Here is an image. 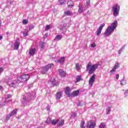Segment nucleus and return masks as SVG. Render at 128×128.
I'll return each mask as SVG.
<instances>
[{
    "label": "nucleus",
    "instance_id": "20e7f679",
    "mask_svg": "<svg viewBox=\"0 0 128 128\" xmlns=\"http://www.w3.org/2000/svg\"><path fill=\"white\" fill-rule=\"evenodd\" d=\"M120 6L118 4H116L112 7V10L113 12L114 16H118L120 14Z\"/></svg>",
    "mask_w": 128,
    "mask_h": 128
},
{
    "label": "nucleus",
    "instance_id": "5fc2aeb1",
    "mask_svg": "<svg viewBox=\"0 0 128 128\" xmlns=\"http://www.w3.org/2000/svg\"><path fill=\"white\" fill-rule=\"evenodd\" d=\"M48 33H46V34H45V36H48Z\"/></svg>",
    "mask_w": 128,
    "mask_h": 128
},
{
    "label": "nucleus",
    "instance_id": "c85d7f7f",
    "mask_svg": "<svg viewBox=\"0 0 128 128\" xmlns=\"http://www.w3.org/2000/svg\"><path fill=\"white\" fill-rule=\"evenodd\" d=\"M64 16H71L72 12L70 10L66 11L64 13Z\"/></svg>",
    "mask_w": 128,
    "mask_h": 128
},
{
    "label": "nucleus",
    "instance_id": "a19ab883",
    "mask_svg": "<svg viewBox=\"0 0 128 128\" xmlns=\"http://www.w3.org/2000/svg\"><path fill=\"white\" fill-rule=\"evenodd\" d=\"M90 0H87V1H86L87 6H90Z\"/></svg>",
    "mask_w": 128,
    "mask_h": 128
},
{
    "label": "nucleus",
    "instance_id": "f257e3e1",
    "mask_svg": "<svg viewBox=\"0 0 128 128\" xmlns=\"http://www.w3.org/2000/svg\"><path fill=\"white\" fill-rule=\"evenodd\" d=\"M116 26H118V21L114 20L111 24L110 26L108 27L106 31L104 32V34L105 36H109L112 35V34L116 28Z\"/></svg>",
    "mask_w": 128,
    "mask_h": 128
},
{
    "label": "nucleus",
    "instance_id": "49530a36",
    "mask_svg": "<svg viewBox=\"0 0 128 128\" xmlns=\"http://www.w3.org/2000/svg\"><path fill=\"white\" fill-rule=\"evenodd\" d=\"M116 80H118V78H120V75L118 74H116Z\"/></svg>",
    "mask_w": 128,
    "mask_h": 128
},
{
    "label": "nucleus",
    "instance_id": "37998d69",
    "mask_svg": "<svg viewBox=\"0 0 128 128\" xmlns=\"http://www.w3.org/2000/svg\"><path fill=\"white\" fill-rule=\"evenodd\" d=\"M4 72V68H0V74Z\"/></svg>",
    "mask_w": 128,
    "mask_h": 128
},
{
    "label": "nucleus",
    "instance_id": "a878e982",
    "mask_svg": "<svg viewBox=\"0 0 128 128\" xmlns=\"http://www.w3.org/2000/svg\"><path fill=\"white\" fill-rule=\"evenodd\" d=\"M62 35H57L54 40H62Z\"/></svg>",
    "mask_w": 128,
    "mask_h": 128
},
{
    "label": "nucleus",
    "instance_id": "4c0bfd02",
    "mask_svg": "<svg viewBox=\"0 0 128 128\" xmlns=\"http://www.w3.org/2000/svg\"><path fill=\"white\" fill-rule=\"evenodd\" d=\"M84 121H82L81 124H80V128H84Z\"/></svg>",
    "mask_w": 128,
    "mask_h": 128
},
{
    "label": "nucleus",
    "instance_id": "6ab92c4d",
    "mask_svg": "<svg viewBox=\"0 0 128 128\" xmlns=\"http://www.w3.org/2000/svg\"><path fill=\"white\" fill-rule=\"evenodd\" d=\"M64 60H66V58L62 57L60 59L58 60V62L59 64H64Z\"/></svg>",
    "mask_w": 128,
    "mask_h": 128
},
{
    "label": "nucleus",
    "instance_id": "a18cd8bd",
    "mask_svg": "<svg viewBox=\"0 0 128 128\" xmlns=\"http://www.w3.org/2000/svg\"><path fill=\"white\" fill-rule=\"evenodd\" d=\"M59 4H60V6L64 4V1L60 0V2H59Z\"/></svg>",
    "mask_w": 128,
    "mask_h": 128
},
{
    "label": "nucleus",
    "instance_id": "3c124183",
    "mask_svg": "<svg viewBox=\"0 0 128 128\" xmlns=\"http://www.w3.org/2000/svg\"><path fill=\"white\" fill-rule=\"evenodd\" d=\"M41 48H44V44H42V46H41Z\"/></svg>",
    "mask_w": 128,
    "mask_h": 128
},
{
    "label": "nucleus",
    "instance_id": "ea45409f",
    "mask_svg": "<svg viewBox=\"0 0 128 128\" xmlns=\"http://www.w3.org/2000/svg\"><path fill=\"white\" fill-rule=\"evenodd\" d=\"M23 34H24V36L26 38L28 36V32H24L23 33Z\"/></svg>",
    "mask_w": 128,
    "mask_h": 128
},
{
    "label": "nucleus",
    "instance_id": "a211bd4d",
    "mask_svg": "<svg viewBox=\"0 0 128 128\" xmlns=\"http://www.w3.org/2000/svg\"><path fill=\"white\" fill-rule=\"evenodd\" d=\"M6 100L4 98H3L2 101H0V108L4 106H6Z\"/></svg>",
    "mask_w": 128,
    "mask_h": 128
},
{
    "label": "nucleus",
    "instance_id": "58836bf2",
    "mask_svg": "<svg viewBox=\"0 0 128 128\" xmlns=\"http://www.w3.org/2000/svg\"><path fill=\"white\" fill-rule=\"evenodd\" d=\"M96 43L93 42L92 44H91V48H96Z\"/></svg>",
    "mask_w": 128,
    "mask_h": 128
},
{
    "label": "nucleus",
    "instance_id": "2eb2a0df",
    "mask_svg": "<svg viewBox=\"0 0 128 128\" xmlns=\"http://www.w3.org/2000/svg\"><path fill=\"white\" fill-rule=\"evenodd\" d=\"M62 96V92H58L56 94V100H60Z\"/></svg>",
    "mask_w": 128,
    "mask_h": 128
},
{
    "label": "nucleus",
    "instance_id": "c03bdc74",
    "mask_svg": "<svg viewBox=\"0 0 128 128\" xmlns=\"http://www.w3.org/2000/svg\"><path fill=\"white\" fill-rule=\"evenodd\" d=\"M30 88H32V84H30L28 85V88L30 89Z\"/></svg>",
    "mask_w": 128,
    "mask_h": 128
},
{
    "label": "nucleus",
    "instance_id": "7c9ffc66",
    "mask_svg": "<svg viewBox=\"0 0 128 128\" xmlns=\"http://www.w3.org/2000/svg\"><path fill=\"white\" fill-rule=\"evenodd\" d=\"M76 68L78 70H80V64L78 63L76 64Z\"/></svg>",
    "mask_w": 128,
    "mask_h": 128
},
{
    "label": "nucleus",
    "instance_id": "f03ea898",
    "mask_svg": "<svg viewBox=\"0 0 128 128\" xmlns=\"http://www.w3.org/2000/svg\"><path fill=\"white\" fill-rule=\"evenodd\" d=\"M86 70L88 71V74H92L96 72V70H97L98 68V64H92V62H89L86 66Z\"/></svg>",
    "mask_w": 128,
    "mask_h": 128
},
{
    "label": "nucleus",
    "instance_id": "09e8293b",
    "mask_svg": "<svg viewBox=\"0 0 128 128\" xmlns=\"http://www.w3.org/2000/svg\"><path fill=\"white\" fill-rule=\"evenodd\" d=\"M46 110H50V107L49 106H47L46 107Z\"/></svg>",
    "mask_w": 128,
    "mask_h": 128
},
{
    "label": "nucleus",
    "instance_id": "9d476101",
    "mask_svg": "<svg viewBox=\"0 0 128 128\" xmlns=\"http://www.w3.org/2000/svg\"><path fill=\"white\" fill-rule=\"evenodd\" d=\"M96 80V75L94 74L90 78L88 81V84L90 86H92L94 84V82Z\"/></svg>",
    "mask_w": 128,
    "mask_h": 128
},
{
    "label": "nucleus",
    "instance_id": "bb28decb",
    "mask_svg": "<svg viewBox=\"0 0 128 128\" xmlns=\"http://www.w3.org/2000/svg\"><path fill=\"white\" fill-rule=\"evenodd\" d=\"M110 108H112L111 106H108L107 108L106 109V114H108L110 112Z\"/></svg>",
    "mask_w": 128,
    "mask_h": 128
},
{
    "label": "nucleus",
    "instance_id": "0eeeda50",
    "mask_svg": "<svg viewBox=\"0 0 128 128\" xmlns=\"http://www.w3.org/2000/svg\"><path fill=\"white\" fill-rule=\"evenodd\" d=\"M96 122L92 121H88L84 128H94Z\"/></svg>",
    "mask_w": 128,
    "mask_h": 128
},
{
    "label": "nucleus",
    "instance_id": "f8f14e48",
    "mask_svg": "<svg viewBox=\"0 0 128 128\" xmlns=\"http://www.w3.org/2000/svg\"><path fill=\"white\" fill-rule=\"evenodd\" d=\"M120 68V63H116L115 64L114 67L110 71V72H111L112 74H114V72H116V70H118Z\"/></svg>",
    "mask_w": 128,
    "mask_h": 128
},
{
    "label": "nucleus",
    "instance_id": "7ed1b4c3",
    "mask_svg": "<svg viewBox=\"0 0 128 128\" xmlns=\"http://www.w3.org/2000/svg\"><path fill=\"white\" fill-rule=\"evenodd\" d=\"M12 80V76H10L9 80L7 82H8V84L11 88H16V86H18V84L20 82V80H14L11 83H10V80Z\"/></svg>",
    "mask_w": 128,
    "mask_h": 128
},
{
    "label": "nucleus",
    "instance_id": "e433bc0d",
    "mask_svg": "<svg viewBox=\"0 0 128 128\" xmlns=\"http://www.w3.org/2000/svg\"><path fill=\"white\" fill-rule=\"evenodd\" d=\"M12 98V95L10 94H8L5 97V100H8V98Z\"/></svg>",
    "mask_w": 128,
    "mask_h": 128
},
{
    "label": "nucleus",
    "instance_id": "473e14b6",
    "mask_svg": "<svg viewBox=\"0 0 128 128\" xmlns=\"http://www.w3.org/2000/svg\"><path fill=\"white\" fill-rule=\"evenodd\" d=\"M106 127V124L104 123H101L99 126V128H104Z\"/></svg>",
    "mask_w": 128,
    "mask_h": 128
},
{
    "label": "nucleus",
    "instance_id": "603ef678",
    "mask_svg": "<svg viewBox=\"0 0 128 128\" xmlns=\"http://www.w3.org/2000/svg\"><path fill=\"white\" fill-rule=\"evenodd\" d=\"M2 86H0V90H2Z\"/></svg>",
    "mask_w": 128,
    "mask_h": 128
},
{
    "label": "nucleus",
    "instance_id": "4d7b16f0",
    "mask_svg": "<svg viewBox=\"0 0 128 128\" xmlns=\"http://www.w3.org/2000/svg\"><path fill=\"white\" fill-rule=\"evenodd\" d=\"M32 28H34V26H32Z\"/></svg>",
    "mask_w": 128,
    "mask_h": 128
},
{
    "label": "nucleus",
    "instance_id": "dca6fc26",
    "mask_svg": "<svg viewBox=\"0 0 128 128\" xmlns=\"http://www.w3.org/2000/svg\"><path fill=\"white\" fill-rule=\"evenodd\" d=\"M51 82H52L51 84L53 86H58V84H60L58 82H56V80L54 78L52 79L51 80Z\"/></svg>",
    "mask_w": 128,
    "mask_h": 128
},
{
    "label": "nucleus",
    "instance_id": "39448f33",
    "mask_svg": "<svg viewBox=\"0 0 128 128\" xmlns=\"http://www.w3.org/2000/svg\"><path fill=\"white\" fill-rule=\"evenodd\" d=\"M34 96V92H32L31 94L28 93L25 94L23 98L24 102H28L30 100H32V98Z\"/></svg>",
    "mask_w": 128,
    "mask_h": 128
},
{
    "label": "nucleus",
    "instance_id": "b1692460",
    "mask_svg": "<svg viewBox=\"0 0 128 128\" xmlns=\"http://www.w3.org/2000/svg\"><path fill=\"white\" fill-rule=\"evenodd\" d=\"M29 54H30V56H34V54H36V49L33 48V49L30 50Z\"/></svg>",
    "mask_w": 128,
    "mask_h": 128
},
{
    "label": "nucleus",
    "instance_id": "4468645a",
    "mask_svg": "<svg viewBox=\"0 0 128 128\" xmlns=\"http://www.w3.org/2000/svg\"><path fill=\"white\" fill-rule=\"evenodd\" d=\"M70 87H66L64 91V92L68 96H69V97L70 96Z\"/></svg>",
    "mask_w": 128,
    "mask_h": 128
},
{
    "label": "nucleus",
    "instance_id": "aec40b11",
    "mask_svg": "<svg viewBox=\"0 0 128 128\" xmlns=\"http://www.w3.org/2000/svg\"><path fill=\"white\" fill-rule=\"evenodd\" d=\"M16 112H18V110L14 109V110L10 114V117L12 116H14V114H16Z\"/></svg>",
    "mask_w": 128,
    "mask_h": 128
},
{
    "label": "nucleus",
    "instance_id": "8fccbe9b",
    "mask_svg": "<svg viewBox=\"0 0 128 128\" xmlns=\"http://www.w3.org/2000/svg\"><path fill=\"white\" fill-rule=\"evenodd\" d=\"M2 40V36H0V40Z\"/></svg>",
    "mask_w": 128,
    "mask_h": 128
},
{
    "label": "nucleus",
    "instance_id": "393cba45",
    "mask_svg": "<svg viewBox=\"0 0 128 128\" xmlns=\"http://www.w3.org/2000/svg\"><path fill=\"white\" fill-rule=\"evenodd\" d=\"M64 120H62L58 124L57 126H64Z\"/></svg>",
    "mask_w": 128,
    "mask_h": 128
},
{
    "label": "nucleus",
    "instance_id": "72a5a7b5",
    "mask_svg": "<svg viewBox=\"0 0 128 128\" xmlns=\"http://www.w3.org/2000/svg\"><path fill=\"white\" fill-rule=\"evenodd\" d=\"M52 26V25H47L46 27L45 30L46 32L50 28V27Z\"/></svg>",
    "mask_w": 128,
    "mask_h": 128
},
{
    "label": "nucleus",
    "instance_id": "cd10ccee",
    "mask_svg": "<svg viewBox=\"0 0 128 128\" xmlns=\"http://www.w3.org/2000/svg\"><path fill=\"white\" fill-rule=\"evenodd\" d=\"M126 80H122L120 81V84L121 86H126Z\"/></svg>",
    "mask_w": 128,
    "mask_h": 128
},
{
    "label": "nucleus",
    "instance_id": "f704fd0d",
    "mask_svg": "<svg viewBox=\"0 0 128 128\" xmlns=\"http://www.w3.org/2000/svg\"><path fill=\"white\" fill-rule=\"evenodd\" d=\"M28 20H23V22H22L23 24H28Z\"/></svg>",
    "mask_w": 128,
    "mask_h": 128
},
{
    "label": "nucleus",
    "instance_id": "423d86ee",
    "mask_svg": "<svg viewBox=\"0 0 128 128\" xmlns=\"http://www.w3.org/2000/svg\"><path fill=\"white\" fill-rule=\"evenodd\" d=\"M54 64H48L45 67L43 68L42 70V74H46V72H48V70L50 68H54Z\"/></svg>",
    "mask_w": 128,
    "mask_h": 128
},
{
    "label": "nucleus",
    "instance_id": "6e6552de",
    "mask_svg": "<svg viewBox=\"0 0 128 128\" xmlns=\"http://www.w3.org/2000/svg\"><path fill=\"white\" fill-rule=\"evenodd\" d=\"M20 78L22 82H26L30 79V75L28 74H24L20 76Z\"/></svg>",
    "mask_w": 128,
    "mask_h": 128
},
{
    "label": "nucleus",
    "instance_id": "13d9d810",
    "mask_svg": "<svg viewBox=\"0 0 128 128\" xmlns=\"http://www.w3.org/2000/svg\"><path fill=\"white\" fill-rule=\"evenodd\" d=\"M65 30H66L65 29Z\"/></svg>",
    "mask_w": 128,
    "mask_h": 128
},
{
    "label": "nucleus",
    "instance_id": "9b49d317",
    "mask_svg": "<svg viewBox=\"0 0 128 128\" xmlns=\"http://www.w3.org/2000/svg\"><path fill=\"white\" fill-rule=\"evenodd\" d=\"M14 50H18L20 48V40L17 38L14 44Z\"/></svg>",
    "mask_w": 128,
    "mask_h": 128
},
{
    "label": "nucleus",
    "instance_id": "864d4df0",
    "mask_svg": "<svg viewBox=\"0 0 128 128\" xmlns=\"http://www.w3.org/2000/svg\"><path fill=\"white\" fill-rule=\"evenodd\" d=\"M64 27L62 28H60V30H64Z\"/></svg>",
    "mask_w": 128,
    "mask_h": 128
},
{
    "label": "nucleus",
    "instance_id": "c756f323",
    "mask_svg": "<svg viewBox=\"0 0 128 128\" xmlns=\"http://www.w3.org/2000/svg\"><path fill=\"white\" fill-rule=\"evenodd\" d=\"M80 78H82V76H78L76 78V82H78L80 80Z\"/></svg>",
    "mask_w": 128,
    "mask_h": 128
},
{
    "label": "nucleus",
    "instance_id": "de8ad7c7",
    "mask_svg": "<svg viewBox=\"0 0 128 128\" xmlns=\"http://www.w3.org/2000/svg\"><path fill=\"white\" fill-rule=\"evenodd\" d=\"M128 90L127 89L126 90V92H124V94H128Z\"/></svg>",
    "mask_w": 128,
    "mask_h": 128
},
{
    "label": "nucleus",
    "instance_id": "412c9836",
    "mask_svg": "<svg viewBox=\"0 0 128 128\" xmlns=\"http://www.w3.org/2000/svg\"><path fill=\"white\" fill-rule=\"evenodd\" d=\"M59 74L62 78H64V76H66V72L62 70H59Z\"/></svg>",
    "mask_w": 128,
    "mask_h": 128
},
{
    "label": "nucleus",
    "instance_id": "4be33fe9",
    "mask_svg": "<svg viewBox=\"0 0 128 128\" xmlns=\"http://www.w3.org/2000/svg\"><path fill=\"white\" fill-rule=\"evenodd\" d=\"M60 120L57 119V120H52L51 121V124H52L53 126H56L58 122Z\"/></svg>",
    "mask_w": 128,
    "mask_h": 128
},
{
    "label": "nucleus",
    "instance_id": "1a4fd4ad",
    "mask_svg": "<svg viewBox=\"0 0 128 128\" xmlns=\"http://www.w3.org/2000/svg\"><path fill=\"white\" fill-rule=\"evenodd\" d=\"M105 24L103 23L102 24H100V26L98 27V30H96V34L98 36H100V34H102V28L104 26Z\"/></svg>",
    "mask_w": 128,
    "mask_h": 128
},
{
    "label": "nucleus",
    "instance_id": "5701e85b",
    "mask_svg": "<svg viewBox=\"0 0 128 128\" xmlns=\"http://www.w3.org/2000/svg\"><path fill=\"white\" fill-rule=\"evenodd\" d=\"M67 4H68V8H72L74 6V2L72 0L68 2Z\"/></svg>",
    "mask_w": 128,
    "mask_h": 128
},
{
    "label": "nucleus",
    "instance_id": "ddd939ff",
    "mask_svg": "<svg viewBox=\"0 0 128 128\" xmlns=\"http://www.w3.org/2000/svg\"><path fill=\"white\" fill-rule=\"evenodd\" d=\"M80 93V90H77L76 91H74L72 93L70 94V96H78V94Z\"/></svg>",
    "mask_w": 128,
    "mask_h": 128
},
{
    "label": "nucleus",
    "instance_id": "c9c22d12",
    "mask_svg": "<svg viewBox=\"0 0 128 128\" xmlns=\"http://www.w3.org/2000/svg\"><path fill=\"white\" fill-rule=\"evenodd\" d=\"M124 47H122L119 50V51L118 52V54H122V50H124Z\"/></svg>",
    "mask_w": 128,
    "mask_h": 128
},
{
    "label": "nucleus",
    "instance_id": "f3484780",
    "mask_svg": "<svg viewBox=\"0 0 128 128\" xmlns=\"http://www.w3.org/2000/svg\"><path fill=\"white\" fill-rule=\"evenodd\" d=\"M82 12H84V7H82V4H80L79 6H78V12L80 14H82Z\"/></svg>",
    "mask_w": 128,
    "mask_h": 128
},
{
    "label": "nucleus",
    "instance_id": "79ce46f5",
    "mask_svg": "<svg viewBox=\"0 0 128 128\" xmlns=\"http://www.w3.org/2000/svg\"><path fill=\"white\" fill-rule=\"evenodd\" d=\"M10 115H8V116L6 118V120H5V122H8V120H10Z\"/></svg>",
    "mask_w": 128,
    "mask_h": 128
},
{
    "label": "nucleus",
    "instance_id": "6e6d98bb",
    "mask_svg": "<svg viewBox=\"0 0 128 128\" xmlns=\"http://www.w3.org/2000/svg\"><path fill=\"white\" fill-rule=\"evenodd\" d=\"M12 102V100H10L9 101H8L7 102Z\"/></svg>",
    "mask_w": 128,
    "mask_h": 128
},
{
    "label": "nucleus",
    "instance_id": "2f4dec72",
    "mask_svg": "<svg viewBox=\"0 0 128 128\" xmlns=\"http://www.w3.org/2000/svg\"><path fill=\"white\" fill-rule=\"evenodd\" d=\"M52 120H50V118H48L46 120V124H50L52 123Z\"/></svg>",
    "mask_w": 128,
    "mask_h": 128
}]
</instances>
